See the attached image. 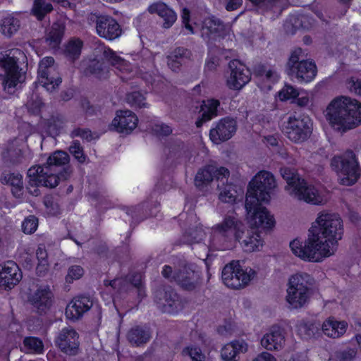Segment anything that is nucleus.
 Instances as JSON below:
<instances>
[{
  "label": "nucleus",
  "mask_w": 361,
  "mask_h": 361,
  "mask_svg": "<svg viewBox=\"0 0 361 361\" xmlns=\"http://www.w3.org/2000/svg\"><path fill=\"white\" fill-rule=\"evenodd\" d=\"M344 233L343 221L336 213H318L305 240L294 239L290 247L294 255L311 262H321L333 256Z\"/></svg>",
  "instance_id": "f257e3e1"
},
{
  "label": "nucleus",
  "mask_w": 361,
  "mask_h": 361,
  "mask_svg": "<svg viewBox=\"0 0 361 361\" xmlns=\"http://www.w3.org/2000/svg\"><path fill=\"white\" fill-rule=\"evenodd\" d=\"M324 116L335 130L346 132L361 125V102L349 97H336L328 104Z\"/></svg>",
  "instance_id": "f03ea898"
},
{
  "label": "nucleus",
  "mask_w": 361,
  "mask_h": 361,
  "mask_svg": "<svg viewBox=\"0 0 361 361\" xmlns=\"http://www.w3.org/2000/svg\"><path fill=\"white\" fill-rule=\"evenodd\" d=\"M25 59V54L18 49L0 53V83L4 92L13 94L24 82L25 73L20 68L19 63Z\"/></svg>",
  "instance_id": "7ed1b4c3"
},
{
  "label": "nucleus",
  "mask_w": 361,
  "mask_h": 361,
  "mask_svg": "<svg viewBox=\"0 0 361 361\" xmlns=\"http://www.w3.org/2000/svg\"><path fill=\"white\" fill-rule=\"evenodd\" d=\"M314 283V278L307 273L298 272L290 276L285 296L289 310H300L308 305Z\"/></svg>",
  "instance_id": "20e7f679"
},
{
  "label": "nucleus",
  "mask_w": 361,
  "mask_h": 361,
  "mask_svg": "<svg viewBox=\"0 0 361 361\" xmlns=\"http://www.w3.org/2000/svg\"><path fill=\"white\" fill-rule=\"evenodd\" d=\"M276 186L271 173L267 171L258 172L249 183L245 202L269 203Z\"/></svg>",
  "instance_id": "39448f33"
},
{
  "label": "nucleus",
  "mask_w": 361,
  "mask_h": 361,
  "mask_svg": "<svg viewBox=\"0 0 361 361\" xmlns=\"http://www.w3.org/2000/svg\"><path fill=\"white\" fill-rule=\"evenodd\" d=\"M216 238L214 244H219V249H228L232 247L237 240H240L244 233V225L236 216H227L223 221L212 227Z\"/></svg>",
  "instance_id": "423d86ee"
},
{
  "label": "nucleus",
  "mask_w": 361,
  "mask_h": 361,
  "mask_svg": "<svg viewBox=\"0 0 361 361\" xmlns=\"http://www.w3.org/2000/svg\"><path fill=\"white\" fill-rule=\"evenodd\" d=\"M332 169L338 176V182L343 185H353L360 176V169L355 154L352 151L335 156L331 161Z\"/></svg>",
  "instance_id": "0eeeda50"
},
{
  "label": "nucleus",
  "mask_w": 361,
  "mask_h": 361,
  "mask_svg": "<svg viewBox=\"0 0 361 361\" xmlns=\"http://www.w3.org/2000/svg\"><path fill=\"white\" fill-rule=\"evenodd\" d=\"M29 193L33 196H38L40 193L39 186L55 188L62 180L67 178V171H63L60 175L51 173L46 164L44 166L35 165L27 171Z\"/></svg>",
  "instance_id": "6e6552de"
},
{
  "label": "nucleus",
  "mask_w": 361,
  "mask_h": 361,
  "mask_svg": "<svg viewBox=\"0 0 361 361\" xmlns=\"http://www.w3.org/2000/svg\"><path fill=\"white\" fill-rule=\"evenodd\" d=\"M303 51L298 48L293 50L286 65L288 74L299 83H309L314 80L317 69L311 60L302 59Z\"/></svg>",
  "instance_id": "1a4fd4ad"
},
{
  "label": "nucleus",
  "mask_w": 361,
  "mask_h": 361,
  "mask_svg": "<svg viewBox=\"0 0 361 361\" xmlns=\"http://www.w3.org/2000/svg\"><path fill=\"white\" fill-rule=\"evenodd\" d=\"M257 276L251 267H243L239 262H233L226 265L222 271L224 283L231 288L239 289L247 286Z\"/></svg>",
  "instance_id": "9d476101"
},
{
  "label": "nucleus",
  "mask_w": 361,
  "mask_h": 361,
  "mask_svg": "<svg viewBox=\"0 0 361 361\" xmlns=\"http://www.w3.org/2000/svg\"><path fill=\"white\" fill-rule=\"evenodd\" d=\"M262 203L245 202L246 220L247 224L255 228L261 229L264 232L271 231L276 226L274 214Z\"/></svg>",
  "instance_id": "9b49d317"
},
{
  "label": "nucleus",
  "mask_w": 361,
  "mask_h": 361,
  "mask_svg": "<svg viewBox=\"0 0 361 361\" xmlns=\"http://www.w3.org/2000/svg\"><path fill=\"white\" fill-rule=\"evenodd\" d=\"M312 129V121L305 115L290 116L283 126V131L287 137L295 143H301L307 140Z\"/></svg>",
  "instance_id": "f8f14e48"
},
{
  "label": "nucleus",
  "mask_w": 361,
  "mask_h": 361,
  "mask_svg": "<svg viewBox=\"0 0 361 361\" xmlns=\"http://www.w3.org/2000/svg\"><path fill=\"white\" fill-rule=\"evenodd\" d=\"M290 195L293 198L313 205H323L329 200V192L321 188L308 184L305 180Z\"/></svg>",
  "instance_id": "ddd939ff"
},
{
  "label": "nucleus",
  "mask_w": 361,
  "mask_h": 361,
  "mask_svg": "<svg viewBox=\"0 0 361 361\" xmlns=\"http://www.w3.org/2000/svg\"><path fill=\"white\" fill-rule=\"evenodd\" d=\"M251 79V73L245 65L238 60L231 61L226 75V86L233 90H240Z\"/></svg>",
  "instance_id": "4468645a"
},
{
  "label": "nucleus",
  "mask_w": 361,
  "mask_h": 361,
  "mask_svg": "<svg viewBox=\"0 0 361 361\" xmlns=\"http://www.w3.org/2000/svg\"><path fill=\"white\" fill-rule=\"evenodd\" d=\"M37 81L47 91L51 92L61 82L52 57L43 58L39 64Z\"/></svg>",
  "instance_id": "2eb2a0df"
},
{
  "label": "nucleus",
  "mask_w": 361,
  "mask_h": 361,
  "mask_svg": "<svg viewBox=\"0 0 361 361\" xmlns=\"http://www.w3.org/2000/svg\"><path fill=\"white\" fill-rule=\"evenodd\" d=\"M55 344L64 354L74 356L80 352V336L72 327L63 328L55 339Z\"/></svg>",
  "instance_id": "dca6fc26"
},
{
  "label": "nucleus",
  "mask_w": 361,
  "mask_h": 361,
  "mask_svg": "<svg viewBox=\"0 0 361 361\" xmlns=\"http://www.w3.org/2000/svg\"><path fill=\"white\" fill-rule=\"evenodd\" d=\"M23 274L18 265L13 261L0 264V288L10 290L19 283Z\"/></svg>",
  "instance_id": "f3484780"
},
{
  "label": "nucleus",
  "mask_w": 361,
  "mask_h": 361,
  "mask_svg": "<svg viewBox=\"0 0 361 361\" xmlns=\"http://www.w3.org/2000/svg\"><path fill=\"white\" fill-rule=\"evenodd\" d=\"M181 19L188 34H195L198 30L201 29L202 35H209L210 34L219 33L223 27L220 21L214 17L205 19L201 27L197 24L193 26L190 23V11L185 8L182 10Z\"/></svg>",
  "instance_id": "a211bd4d"
},
{
  "label": "nucleus",
  "mask_w": 361,
  "mask_h": 361,
  "mask_svg": "<svg viewBox=\"0 0 361 361\" xmlns=\"http://www.w3.org/2000/svg\"><path fill=\"white\" fill-rule=\"evenodd\" d=\"M91 20L96 21V31L101 37L113 40L121 35L120 25L112 17L92 15Z\"/></svg>",
  "instance_id": "6ab92c4d"
},
{
  "label": "nucleus",
  "mask_w": 361,
  "mask_h": 361,
  "mask_svg": "<svg viewBox=\"0 0 361 361\" xmlns=\"http://www.w3.org/2000/svg\"><path fill=\"white\" fill-rule=\"evenodd\" d=\"M97 49L98 53H102L109 63L120 71L122 79L128 80L137 74V71L132 67L128 61L118 56L110 49L100 44Z\"/></svg>",
  "instance_id": "aec40b11"
},
{
  "label": "nucleus",
  "mask_w": 361,
  "mask_h": 361,
  "mask_svg": "<svg viewBox=\"0 0 361 361\" xmlns=\"http://www.w3.org/2000/svg\"><path fill=\"white\" fill-rule=\"evenodd\" d=\"M237 130L236 121L230 118H224L217 122L210 130L209 137L214 144H219L231 139Z\"/></svg>",
  "instance_id": "412c9836"
},
{
  "label": "nucleus",
  "mask_w": 361,
  "mask_h": 361,
  "mask_svg": "<svg viewBox=\"0 0 361 361\" xmlns=\"http://www.w3.org/2000/svg\"><path fill=\"white\" fill-rule=\"evenodd\" d=\"M138 118L130 110H118L111 121L110 128L118 133L129 134L137 126Z\"/></svg>",
  "instance_id": "4be33fe9"
},
{
  "label": "nucleus",
  "mask_w": 361,
  "mask_h": 361,
  "mask_svg": "<svg viewBox=\"0 0 361 361\" xmlns=\"http://www.w3.org/2000/svg\"><path fill=\"white\" fill-rule=\"evenodd\" d=\"M228 174V170L224 167L217 168L212 165L207 166L197 172L195 178V183L197 188L203 189L204 186L212 182L214 178L224 182Z\"/></svg>",
  "instance_id": "5701e85b"
},
{
  "label": "nucleus",
  "mask_w": 361,
  "mask_h": 361,
  "mask_svg": "<svg viewBox=\"0 0 361 361\" xmlns=\"http://www.w3.org/2000/svg\"><path fill=\"white\" fill-rule=\"evenodd\" d=\"M4 157L13 164L23 163L30 161L32 154L31 150L23 142L17 140H13L8 144Z\"/></svg>",
  "instance_id": "b1692460"
},
{
  "label": "nucleus",
  "mask_w": 361,
  "mask_h": 361,
  "mask_svg": "<svg viewBox=\"0 0 361 361\" xmlns=\"http://www.w3.org/2000/svg\"><path fill=\"white\" fill-rule=\"evenodd\" d=\"M261 345L267 350H279L285 345L283 331L279 325L271 326L261 339Z\"/></svg>",
  "instance_id": "393cba45"
},
{
  "label": "nucleus",
  "mask_w": 361,
  "mask_h": 361,
  "mask_svg": "<svg viewBox=\"0 0 361 361\" xmlns=\"http://www.w3.org/2000/svg\"><path fill=\"white\" fill-rule=\"evenodd\" d=\"M180 286L186 290L195 288L200 281V271L190 267H184L172 277Z\"/></svg>",
  "instance_id": "a878e982"
},
{
  "label": "nucleus",
  "mask_w": 361,
  "mask_h": 361,
  "mask_svg": "<svg viewBox=\"0 0 361 361\" xmlns=\"http://www.w3.org/2000/svg\"><path fill=\"white\" fill-rule=\"evenodd\" d=\"M92 306V302L87 297L73 298L66 308V317L71 321H77Z\"/></svg>",
  "instance_id": "bb28decb"
},
{
  "label": "nucleus",
  "mask_w": 361,
  "mask_h": 361,
  "mask_svg": "<svg viewBox=\"0 0 361 361\" xmlns=\"http://www.w3.org/2000/svg\"><path fill=\"white\" fill-rule=\"evenodd\" d=\"M348 324L345 320H338L334 317L326 319L321 326L322 333L328 338L338 339L347 331Z\"/></svg>",
  "instance_id": "cd10ccee"
},
{
  "label": "nucleus",
  "mask_w": 361,
  "mask_h": 361,
  "mask_svg": "<svg viewBox=\"0 0 361 361\" xmlns=\"http://www.w3.org/2000/svg\"><path fill=\"white\" fill-rule=\"evenodd\" d=\"M151 14H157L162 20V27L165 29L173 26L177 20L176 12L168 5L161 1L152 4L147 8Z\"/></svg>",
  "instance_id": "c85d7f7f"
},
{
  "label": "nucleus",
  "mask_w": 361,
  "mask_h": 361,
  "mask_svg": "<svg viewBox=\"0 0 361 361\" xmlns=\"http://www.w3.org/2000/svg\"><path fill=\"white\" fill-rule=\"evenodd\" d=\"M52 296L48 286L39 287L30 295L29 301L39 312H44L51 307Z\"/></svg>",
  "instance_id": "c756f323"
},
{
  "label": "nucleus",
  "mask_w": 361,
  "mask_h": 361,
  "mask_svg": "<svg viewBox=\"0 0 361 361\" xmlns=\"http://www.w3.org/2000/svg\"><path fill=\"white\" fill-rule=\"evenodd\" d=\"M248 351V344L243 340H236L226 344L221 350L224 361H238L239 355Z\"/></svg>",
  "instance_id": "7c9ffc66"
},
{
  "label": "nucleus",
  "mask_w": 361,
  "mask_h": 361,
  "mask_svg": "<svg viewBox=\"0 0 361 361\" xmlns=\"http://www.w3.org/2000/svg\"><path fill=\"white\" fill-rule=\"evenodd\" d=\"M239 242L242 248L247 252H253L259 251L264 245V240L261 238L257 231H247L246 235L245 233L241 235Z\"/></svg>",
  "instance_id": "2f4dec72"
},
{
  "label": "nucleus",
  "mask_w": 361,
  "mask_h": 361,
  "mask_svg": "<svg viewBox=\"0 0 361 361\" xmlns=\"http://www.w3.org/2000/svg\"><path fill=\"white\" fill-rule=\"evenodd\" d=\"M281 175L286 180L284 188L286 192L290 196L298 187L302 186L304 179L301 178L294 169L283 167L281 169Z\"/></svg>",
  "instance_id": "473e14b6"
},
{
  "label": "nucleus",
  "mask_w": 361,
  "mask_h": 361,
  "mask_svg": "<svg viewBox=\"0 0 361 361\" xmlns=\"http://www.w3.org/2000/svg\"><path fill=\"white\" fill-rule=\"evenodd\" d=\"M2 184L8 185L11 188L13 196L22 199L23 195V176L20 173H6L1 177Z\"/></svg>",
  "instance_id": "72a5a7b5"
},
{
  "label": "nucleus",
  "mask_w": 361,
  "mask_h": 361,
  "mask_svg": "<svg viewBox=\"0 0 361 361\" xmlns=\"http://www.w3.org/2000/svg\"><path fill=\"white\" fill-rule=\"evenodd\" d=\"M69 162L68 154L63 151H56L52 153L47 159L46 166L49 169L51 173H54L60 175L61 172L64 171H58V169L61 166L68 164ZM67 171V178L69 176L68 171Z\"/></svg>",
  "instance_id": "f704fd0d"
},
{
  "label": "nucleus",
  "mask_w": 361,
  "mask_h": 361,
  "mask_svg": "<svg viewBox=\"0 0 361 361\" xmlns=\"http://www.w3.org/2000/svg\"><path fill=\"white\" fill-rule=\"evenodd\" d=\"M20 350L25 354L42 355L44 352L42 340L36 336H27L23 340Z\"/></svg>",
  "instance_id": "c9c22d12"
},
{
  "label": "nucleus",
  "mask_w": 361,
  "mask_h": 361,
  "mask_svg": "<svg viewBox=\"0 0 361 361\" xmlns=\"http://www.w3.org/2000/svg\"><path fill=\"white\" fill-rule=\"evenodd\" d=\"M279 79V76L276 71L267 69L258 74L257 84L262 91L267 92L271 90Z\"/></svg>",
  "instance_id": "e433bc0d"
},
{
  "label": "nucleus",
  "mask_w": 361,
  "mask_h": 361,
  "mask_svg": "<svg viewBox=\"0 0 361 361\" xmlns=\"http://www.w3.org/2000/svg\"><path fill=\"white\" fill-rule=\"evenodd\" d=\"M219 106V102L216 99H210L204 101L201 106V118L196 121L197 127H200L203 123L216 116Z\"/></svg>",
  "instance_id": "4c0bfd02"
},
{
  "label": "nucleus",
  "mask_w": 361,
  "mask_h": 361,
  "mask_svg": "<svg viewBox=\"0 0 361 361\" xmlns=\"http://www.w3.org/2000/svg\"><path fill=\"white\" fill-rule=\"evenodd\" d=\"M190 53L183 48L175 49L168 56L167 63L169 67L173 71H176L183 64L185 60L189 57Z\"/></svg>",
  "instance_id": "58836bf2"
},
{
  "label": "nucleus",
  "mask_w": 361,
  "mask_h": 361,
  "mask_svg": "<svg viewBox=\"0 0 361 361\" xmlns=\"http://www.w3.org/2000/svg\"><path fill=\"white\" fill-rule=\"evenodd\" d=\"M127 337L132 345L138 346L147 343L150 338V334L143 328L135 326L128 331Z\"/></svg>",
  "instance_id": "ea45409f"
},
{
  "label": "nucleus",
  "mask_w": 361,
  "mask_h": 361,
  "mask_svg": "<svg viewBox=\"0 0 361 361\" xmlns=\"http://www.w3.org/2000/svg\"><path fill=\"white\" fill-rule=\"evenodd\" d=\"M79 68L80 71H82L86 75L94 74L99 78H103V75L101 73L102 63L99 59H94L92 60H83L81 62Z\"/></svg>",
  "instance_id": "a19ab883"
},
{
  "label": "nucleus",
  "mask_w": 361,
  "mask_h": 361,
  "mask_svg": "<svg viewBox=\"0 0 361 361\" xmlns=\"http://www.w3.org/2000/svg\"><path fill=\"white\" fill-rule=\"evenodd\" d=\"M243 194V190L233 185H226L220 189L219 198L221 202L227 203H233L235 202L238 195Z\"/></svg>",
  "instance_id": "79ce46f5"
},
{
  "label": "nucleus",
  "mask_w": 361,
  "mask_h": 361,
  "mask_svg": "<svg viewBox=\"0 0 361 361\" xmlns=\"http://www.w3.org/2000/svg\"><path fill=\"white\" fill-rule=\"evenodd\" d=\"M20 27L19 20L11 15L5 16L1 21V32L6 36H11L17 32Z\"/></svg>",
  "instance_id": "37998d69"
},
{
  "label": "nucleus",
  "mask_w": 361,
  "mask_h": 361,
  "mask_svg": "<svg viewBox=\"0 0 361 361\" xmlns=\"http://www.w3.org/2000/svg\"><path fill=\"white\" fill-rule=\"evenodd\" d=\"M51 0H34L32 8V14L37 19L41 20L48 13L53 10V6L51 3Z\"/></svg>",
  "instance_id": "c03bdc74"
},
{
  "label": "nucleus",
  "mask_w": 361,
  "mask_h": 361,
  "mask_svg": "<svg viewBox=\"0 0 361 361\" xmlns=\"http://www.w3.org/2000/svg\"><path fill=\"white\" fill-rule=\"evenodd\" d=\"M64 27L62 24H54L49 32L47 40L52 48L56 47L61 42Z\"/></svg>",
  "instance_id": "a18cd8bd"
},
{
  "label": "nucleus",
  "mask_w": 361,
  "mask_h": 361,
  "mask_svg": "<svg viewBox=\"0 0 361 361\" xmlns=\"http://www.w3.org/2000/svg\"><path fill=\"white\" fill-rule=\"evenodd\" d=\"M315 329L313 323L301 320L295 326V332L302 338H309L314 334Z\"/></svg>",
  "instance_id": "49530a36"
},
{
  "label": "nucleus",
  "mask_w": 361,
  "mask_h": 361,
  "mask_svg": "<svg viewBox=\"0 0 361 361\" xmlns=\"http://www.w3.org/2000/svg\"><path fill=\"white\" fill-rule=\"evenodd\" d=\"M299 94V90L290 85H285L278 93L281 101L295 100Z\"/></svg>",
  "instance_id": "de8ad7c7"
},
{
  "label": "nucleus",
  "mask_w": 361,
  "mask_h": 361,
  "mask_svg": "<svg viewBox=\"0 0 361 361\" xmlns=\"http://www.w3.org/2000/svg\"><path fill=\"white\" fill-rule=\"evenodd\" d=\"M36 256L38 259L37 270L38 272L42 274L47 269L49 266L47 251L44 247L39 246L37 250Z\"/></svg>",
  "instance_id": "09e8293b"
},
{
  "label": "nucleus",
  "mask_w": 361,
  "mask_h": 361,
  "mask_svg": "<svg viewBox=\"0 0 361 361\" xmlns=\"http://www.w3.org/2000/svg\"><path fill=\"white\" fill-rule=\"evenodd\" d=\"M183 356H188L191 361H204V355L202 353L201 350L193 345H190L183 350Z\"/></svg>",
  "instance_id": "8fccbe9b"
},
{
  "label": "nucleus",
  "mask_w": 361,
  "mask_h": 361,
  "mask_svg": "<svg viewBox=\"0 0 361 361\" xmlns=\"http://www.w3.org/2000/svg\"><path fill=\"white\" fill-rule=\"evenodd\" d=\"M126 101L132 106L142 108L146 106L145 97L138 92L128 94Z\"/></svg>",
  "instance_id": "3c124183"
},
{
  "label": "nucleus",
  "mask_w": 361,
  "mask_h": 361,
  "mask_svg": "<svg viewBox=\"0 0 361 361\" xmlns=\"http://www.w3.org/2000/svg\"><path fill=\"white\" fill-rule=\"evenodd\" d=\"M84 274L83 269L78 265L71 266L68 270L65 277L66 283H72L74 281L80 279Z\"/></svg>",
  "instance_id": "603ef678"
},
{
  "label": "nucleus",
  "mask_w": 361,
  "mask_h": 361,
  "mask_svg": "<svg viewBox=\"0 0 361 361\" xmlns=\"http://www.w3.org/2000/svg\"><path fill=\"white\" fill-rule=\"evenodd\" d=\"M38 227V219L32 215L25 219L22 223V229L25 233L31 234L34 233Z\"/></svg>",
  "instance_id": "864d4df0"
},
{
  "label": "nucleus",
  "mask_w": 361,
  "mask_h": 361,
  "mask_svg": "<svg viewBox=\"0 0 361 361\" xmlns=\"http://www.w3.org/2000/svg\"><path fill=\"white\" fill-rule=\"evenodd\" d=\"M356 355V350L353 348H348L338 350L335 353L334 359L336 361H352Z\"/></svg>",
  "instance_id": "5fc2aeb1"
},
{
  "label": "nucleus",
  "mask_w": 361,
  "mask_h": 361,
  "mask_svg": "<svg viewBox=\"0 0 361 361\" xmlns=\"http://www.w3.org/2000/svg\"><path fill=\"white\" fill-rule=\"evenodd\" d=\"M82 48V42L79 39H73L69 42L66 47L68 54L73 59L78 57Z\"/></svg>",
  "instance_id": "6e6d98bb"
},
{
  "label": "nucleus",
  "mask_w": 361,
  "mask_h": 361,
  "mask_svg": "<svg viewBox=\"0 0 361 361\" xmlns=\"http://www.w3.org/2000/svg\"><path fill=\"white\" fill-rule=\"evenodd\" d=\"M313 99V93L305 90H299L295 103L300 106H307Z\"/></svg>",
  "instance_id": "4d7b16f0"
},
{
  "label": "nucleus",
  "mask_w": 361,
  "mask_h": 361,
  "mask_svg": "<svg viewBox=\"0 0 361 361\" xmlns=\"http://www.w3.org/2000/svg\"><path fill=\"white\" fill-rule=\"evenodd\" d=\"M126 282L124 279H116L113 281H105L104 286H106V290L111 294V290L121 291L124 288V286Z\"/></svg>",
  "instance_id": "13d9d810"
},
{
  "label": "nucleus",
  "mask_w": 361,
  "mask_h": 361,
  "mask_svg": "<svg viewBox=\"0 0 361 361\" xmlns=\"http://www.w3.org/2000/svg\"><path fill=\"white\" fill-rule=\"evenodd\" d=\"M70 152L74 156V157L80 163H83L85 161V156L83 154V151L80 144L77 142H74L70 147Z\"/></svg>",
  "instance_id": "bf43d9fd"
},
{
  "label": "nucleus",
  "mask_w": 361,
  "mask_h": 361,
  "mask_svg": "<svg viewBox=\"0 0 361 361\" xmlns=\"http://www.w3.org/2000/svg\"><path fill=\"white\" fill-rule=\"evenodd\" d=\"M63 121L59 117L52 118L47 123L48 132L56 134L63 127Z\"/></svg>",
  "instance_id": "052dcab7"
},
{
  "label": "nucleus",
  "mask_w": 361,
  "mask_h": 361,
  "mask_svg": "<svg viewBox=\"0 0 361 361\" xmlns=\"http://www.w3.org/2000/svg\"><path fill=\"white\" fill-rule=\"evenodd\" d=\"M347 87L351 92L361 95V80L351 78L347 82Z\"/></svg>",
  "instance_id": "680f3d73"
},
{
  "label": "nucleus",
  "mask_w": 361,
  "mask_h": 361,
  "mask_svg": "<svg viewBox=\"0 0 361 361\" xmlns=\"http://www.w3.org/2000/svg\"><path fill=\"white\" fill-rule=\"evenodd\" d=\"M153 131L158 135H168L171 132V128L164 123H157L153 128Z\"/></svg>",
  "instance_id": "e2e57ef3"
},
{
  "label": "nucleus",
  "mask_w": 361,
  "mask_h": 361,
  "mask_svg": "<svg viewBox=\"0 0 361 361\" xmlns=\"http://www.w3.org/2000/svg\"><path fill=\"white\" fill-rule=\"evenodd\" d=\"M252 361H277L276 358L269 353L262 352L257 355Z\"/></svg>",
  "instance_id": "0e129e2a"
},
{
  "label": "nucleus",
  "mask_w": 361,
  "mask_h": 361,
  "mask_svg": "<svg viewBox=\"0 0 361 361\" xmlns=\"http://www.w3.org/2000/svg\"><path fill=\"white\" fill-rule=\"evenodd\" d=\"M219 65V59L216 56H209L206 61L205 68L207 71L214 70Z\"/></svg>",
  "instance_id": "69168bd1"
},
{
  "label": "nucleus",
  "mask_w": 361,
  "mask_h": 361,
  "mask_svg": "<svg viewBox=\"0 0 361 361\" xmlns=\"http://www.w3.org/2000/svg\"><path fill=\"white\" fill-rule=\"evenodd\" d=\"M243 0H226V8L228 11H233L241 6Z\"/></svg>",
  "instance_id": "338daca9"
},
{
  "label": "nucleus",
  "mask_w": 361,
  "mask_h": 361,
  "mask_svg": "<svg viewBox=\"0 0 361 361\" xmlns=\"http://www.w3.org/2000/svg\"><path fill=\"white\" fill-rule=\"evenodd\" d=\"M44 204L47 209V213L49 215L54 216L59 213V207L57 204L50 203L49 202L47 201H46Z\"/></svg>",
  "instance_id": "774afa93"
}]
</instances>
